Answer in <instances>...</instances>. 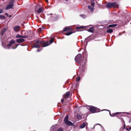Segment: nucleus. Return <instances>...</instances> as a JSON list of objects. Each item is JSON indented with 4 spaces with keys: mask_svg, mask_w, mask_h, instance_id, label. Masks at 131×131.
I'll use <instances>...</instances> for the list:
<instances>
[{
    "mask_svg": "<svg viewBox=\"0 0 131 131\" xmlns=\"http://www.w3.org/2000/svg\"><path fill=\"white\" fill-rule=\"evenodd\" d=\"M65 0V1H68V0Z\"/></svg>",
    "mask_w": 131,
    "mask_h": 131,
    "instance_id": "09e8293b",
    "label": "nucleus"
},
{
    "mask_svg": "<svg viewBox=\"0 0 131 131\" xmlns=\"http://www.w3.org/2000/svg\"><path fill=\"white\" fill-rule=\"evenodd\" d=\"M15 43V41L13 40H12L10 42L9 44L4 46V47L6 49H15L17 47L18 45L17 44H15L14 45V47H13L12 46V44Z\"/></svg>",
    "mask_w": 131,
    "mask_h": 131,
    "instance_id": "f257e3e1",
    "label": "nucleus"
},
{
    "mask_svg": "<svg viewBox=\"0 0 131 131\" xmlns=\"http://www.w3.org/2000/svg\"><path fill=\"white\" fill-rule=\"evenodd\" d=\"M57 18H58V16H57Z\"/></svg>",
    "mask_w": 131,
    "mask_h": 131,
    "instance_id": "49530a36",
    "label": "nucleus"
},
{
    "mask_svg": "<svg viewBox=\"0 0 131 131\" xmlns=\"http://www.w3.org/2000/svg\"><path fill=\"white\" fill-rule=\"evenodd\" d=\"M88 8L91 10V12H93L94 10V8L93 7H92L90 5H89L88 6Z\"/></svg>",
    "mask_w": 131,
    "mask_h": 131,
    "instance_id": "dca6fc26",
    "label": "nucleus"
},
{
    "mask_svg": "<svg viewBox=\"0 0 131 131\" xmlns=\"http://www.w3.org/2000/svg\"><path fill=\"white\" fill-rule=\"evenodd\" d=\"M96 108L95 107H91L90 109V111L92 113H94L96 111Z\"/></svg>",
    "mask_w": 131,
    "mask_h": 131,
    "instance_id": "9d476101",
    "label": "nucleus"
},
{
    "mask_svg": "<svg viewBox=\"0 0 131 131\" xmlns=\"http://www.w3.org/2000/svg\"><path fill=\"white\" fill-rule=\"evenodd\" d=\"M6 28H4V29H3L2 30V34H1V35H3V34L4 32L6 30Z\"/></svg>",
    "mask_w": 131,
    "mask_h": 131,
    "instance_id": "b1692460",
    "label": "nucleus"
},
{
    "mask_svg": "<svg viewBox=\"0 0 131 131\" xmlns=\"http://www.w3.org/2000/svg\"><path fill=\"white\" fill-rule=\"evenodd\" d=\"M125 126V124H124V127H122L120 129V131H123L124 130Z\"/></svg>",
    "mask_w": 131,
    "mask_h": 131,
    "instance_id": "393cba45",
    "label": "nucleus"
},
{
    "mask_svg": "<svg viewBox=\"0 0 131 131\" xmlns=\"http://www.w3.org/2000/svg\"><path fill=\"white\" fill-rule=\"evenodd\" d=\"M15 0H11L10 2L11 3H14Z\"/></svg>",
    "mask_w": 131,
    "mask_h": 131,
    "instance_id": "c9c22d12",
    "label": "nucleus"
},
{
    "mask_svg": "<svg viewBox=\"0 0 131 131\" xmlns=\"http://www.w3.org/2000/svg\"><path fill=\"white\" fill-rule=\"evenodd\" d=\"M70 95V93L69 92V91L67 92L64 95V98L65 99H67Z\"/></svg>",
    "mask_w": 131,
    "mask_h": 131,
    "instance_id": "39448f33",
    "label": "nucleus"
},
{
    "mask_svg": "<svg viewBox=\"0 0 131 131\" xmlns=\"http://www.w3.org/2000/svg\"><path fill=\"white\" fill-rule=\"evenodd\" d=\"M85 66L84 64L83 65L82 63H81V65L80 66V67L79 68V70H81L82 71H83L84 69L85 68Z\"/></svg>",
    "mask_w": 131,
    "mask_h": 131,
    "instance_id": "f8f14e48",
    "label": "nucleus"
},
{
    "mask_svg": "<svg viewBox=\"0 0 131 131\" xmlns=\"http://www.w3.org/2000/svg\"><path fill=\"white\" fill-rule=\"evenodd\" d=\"M55 126H51V129H54L55 128Z\"/></svg>",
    "mask_w": 131,
    "mask_h": 131,
    "instance_id": "473e14b6",
    "label": "nucleus"
},
{
    "mask_svg": "<svg viewBox=\"0 0 131 131\" xmlns=\"http://www.w3.org/2000/svg\"><path fill=\"white\" fill-rule=\"evenodd\" d=\"M64 101V100L63 99H62L61 100V102L62 103H63V102Z\"/></svg>",
    "mask_w": 131,
    "mask_h": 131,
    "instance_id": "4c0bfd02",
    "label": "nucleus"
},
{
    "mask_svg": "<svg viewBox=\"0 0 131 131\" xmlns=\"http://www.w3.org/2000/svg\"><path fill=\"white\" fill-rule=\"evenodd\" d=\"M50 45V44L49 43V42L47 41L46 42H45L43 43V47H46L49 45Z\"/></svg>",
    "mask_w": 131,
    "mask_h": 131,
    "instance_id": "2eb2a0df",
    "label": "nucleus"
},
{
    "mask_svg": "<svg viewBox=\"0 0 131 131\" xmlns=\"http://www.w3.org/2000/svg\"><path fill=\"white\" fill-rule=\"evenodd\" d=\"M0 18L4 19L5 18V16H3L2 15H0Z\"/></svg>",
    "mask_w": 131,
    "mask_h": 131,
    "instance_id": "7c9ffc66",
    "label": "nucleus"
},
{
    "mask_svg": "<svg viewBox=\"0 0 131 131\" xmlns=\"http://www.w3.org/2000/svg\"><path fill=\"white\" fill-rule=\"evenodd\" d=\"M16 41L18 43H21L24 41V40L22 38H20L16 39Z\"/></svg>",
    "mask_w": 131,
    "mask_h": 131,
    "instance_id": "1a4fd4ad",
    "label": "nucleus"
},
{
    "mask_svg": "<svg viewBox=\"0 0 131 131\" xmlns=\"http://www.w3.org/2000/svg\"><path fill=\"white\" fill-rule=\"evenodd\" d=\"M85 126V124L83 123L80 126V127L81 128H84Z\"/></svg>",
    "mask_w": 131,
    "mask_h": 131,
    "instance_id": "6ab92c4d",
    "label": "nucleus"
},
{
    "mask_svg": "<svg viewBox=\"0 0 131 131\" xmlns=\"http://www.w3.org/2000/svg\"><path fill=\"white\" fill-rule=\"evenodd\" d=\"M46 0V2H48V0Z\"/></svg>",
    "mask_w": 131,
    "mask_h": 131,
    "instance_id": "ea45409f",
    "label": "nucleus"
},
{
    "mask_svg": "<svg viewBox=\"0 0 131 131\" xmlns=\"http://www.w3.org/2000/svg\"><path fill=\"white\" fill-rule=\"evenodd\" d=\"M117 25L116 24H112V25H109L108 27H115Z\"/></svg>",
    "mask_w": 131,
    "mask_h": 131,
    "instance_id": "5701e85b",
    "label": "nucleus"
},
{
    "mask_svg": "<svg viewBox=\"0 0 131 131\" xmlns=\"http://www.w3.org/2000/svg\"><path fill=\"white\" fill-rule=\"evenodd\" d=\"M65 123L67 125L69 126H73V124L70 121L66 122Z\"/></svg>",
    "mask_w": 131,
    "mask_h": 131,
    "instance_id": "ddd939ff",
    "label": "nucleus"
},
{
    "mask_svg": "<svg viewBox=\"0 0 131 131\" xmlns=\"http://www.w3.org/2000/svg\"><path fill=\"white\" fill-rule=\"evenodd\" d=\"M70 28L69 27H68L64 28L63 30L64 31H70Z\"/></svg>",
    "mask_w": 131,
    "mask_h": 131,
    "instance_id": "4468645a",
    "label": "nucleus"
},
{
    "mask_svg": "<svg viewBox=\"0 0 131 131\" xmlns=\"http://www.w3.org/2000/svg\"><path fill=\"white\" fill-rule=\"evenodd\" d=\"M126 129L128 131H129L131 129V127L129 126H127L126 127Z\"/></svg>",
    "mask_w": 131,
    "mask_h": 131,
    "instance_id": "412c9836",
    "label": "nucleus"
},
{
    "mask_svg": "<svg viewBox=\"0 0 131 131\" xmlns=\"http://www.w3.org/2000/svg\"><path fill=\"white\" fill-rule=\"evenodd\" d=\"M14 4L13 3H11L7 6L6 8L5 9L6 10H8L10 8H12Z\"/></svg>",
    "mask_w": 131,
    "mask_h": 131,
    "instance_id": "0eeeda50",
    "label": "nucleus"
},
{
    "mask_svg": "<svg viewBox=\"0 0 131 131\" xmlns=\"http://www.w3.org/2000/svg\"><path fill=\"white\" fill-rule=\"evenodd\" d=\"M113 31V30L111 29H109L107 30V32L109 33H112Z\"/></svg>",
    "mask_w": 131,
    "mask_h": 131,
    "instance_id": "4be33fe9",
    "label": "nucleus"
},
{
    "mask_svg": "<svg viewBox=\"0 0 131 131\" xmlns=\"http://www.w3.org/2000/svg\"><path fill=\"white\" fill-rule=\"evenodd\" d=\"M73 33V32L72 31H70L69 32H67L66 34V35L69 36L71 34Z\"/></svg>",
    "mask_w": 131,
    "mask_h": 131,
    "instance_id": "a878e982",
    "label": "nucleus"
},
{
    "mask_svg": "<svg viewBox=\"0 0 131 131\" xmlns=\"http://www.w3.org/2000/svg\"><path fill=\"white\" fill-rule=\"evenodd\" d=\"M54 40V39L53 38H52L50 40L49 42L50 44L51 43L53 42V40Z\"/></svg>",
    "mask_w": 131,
    "mask_h": 131,
    "instance_id": "cd10ccee",
    "label": "nucleus"
},
{
    "mask_svg": "<svg viewBox=\"0 0 131 131\" xmlns=\"http://www.w3.org/2000/svg\"><path fill=\"white\" fill-rule=\"evenodd\" d=\"M40 51V50H37L38 51Z\"/></svg>",
    "mask_w": 131,
    "mask_h": 131,
    "instance_id": "c03bdc74",
    "label": "nucleus"
},
{
    "mask_svg": "<svg viewBox=\"0 0 131 131\" xmlns=\"http://www.w3.org/2000/svg\"><path fill=\"white\" fill-rule=\"evenodd\" d=\"M94 28L93 27H90L89 29L88 30V31L91 32H93L94 31Z\"/></svg>",
    "mask_w": 131,
    "mask_h": 131,
    "instance_id": "f3484780",
    "label": "nucleus"
},
{
    "mask_svg": "<svg viewBox=\"0 0 131 131\" xmlns=\"http://www.w3.org/2000/svg\"><path fill=\"white\" fill-rule=\"evenodd\" d=\"M35 9V12L38 13L42 12L43 10V8L41 7H40L39 5H36Z\"/></svg>",
    "mask_w": 131,
    "mask_h": 131,
    "instance_id": "20e7f679",
    "label": "nucleus"
},
{
    "mask_svg": "<svg viewBox=\"0 0 131 131\" xmlns=\"http://www.w3.org/2000/svg\"><path fill=\"white\" fill-rule=\"evenodd\" d=\"M57 131H63V130L62 128H60Z\"/></svg>",
    "mask_w": 131,
    "mask_h": 131,
    "instance_id": "72a5a7b5",
    "label": "nucleus"
},
{
    "mask_svg": "<svg viewBox=\"0 0 131 131\" xmlns=\"http://www.w3.org/2000/svg\"><path fill=\"white\" fill-rule=\"evenodd\" d=\"M34 48H38L39 47V45L38 44H35L34 45Z\"/></svg>",
    "mask_w": 131,
    "mask_h": 131,
    "instance_id": "bb28decb",
    "label": "nucleus"
},
{
    "mask_svg": "<svg viewBox=\"0 0 131 131\" xmlns=\"http://www.w3.org/2000/svg\"><path fill=\"white\" fill-rule=\"evenodd\" d=\"M3 12V10L2 9H0V14Z\"/></svg>",
    "mask_w": 131,
    "mask_h": 131,
    "instance_id": "e433bc0d",
    "label": "nucleus"
},
{
    "mask_svg": "<svg viewBox=\"0 0 131 131\" xmlns=\"http://www.w3.org/2000/svg\"><path fill=\"white\" fill-rule=\"evenodd\" d=\"M68 115H67L64 118V122L65 123L66 122L68 121Z\"/></svg>",
    "mask_w": 131,
    "mask_h": 131,
    "instance_id": "a211bd4d",
    "label": "nucleus"
},
{
    "mask_svg": "<svg viewBox=\"0 0 131 131\" xmlns=\"http://www.w3.org/2000/svg\"><path fill=\"white\" fill-rule=\"evenodd\" d=\"M109 111V114L110 116L112 117H113L114 116H116V115L119 114V113H120V112H116V113H113L112 114H111L110 111Z\"/></svg>",
    "mask_w": 131,
    "mask_h": 131,
    "instance_id": "9b49d317",
    "label": "nucleus"
},
{
    "mask_svg": "<svg viewBox=\"0 0 131 131\" xmlns=\"http://www.w3.org/2000/svg\"><path fill=\"white\" fill-rule=\"evenodd\" d=\"M27 37L28 36H21L19 34H17L16 36V38H27Z\"/></svg>",
    "mask_w": 131,
    "mask_h": 131,
    "instance_id": "423d86ee",
    "label": "nucleus"
},
{
    "mask_svg": "<svg viewBox=\"0 0 131 131\" xmlns=\"http://www.w3.org/2000/svg\"><path fill=\"white\" fill-rule=\"evenodd\" d=\"M106 6L108 8H110L112 7L117 8L118 7V5L116 2H109L106 4Z\"/></svg>",
    "mask_w": 131,
    "mask_h": 131,
    "instance_id": "f03ea898",
    "label": "nucleus"
},
{
    "mask_svg": "<svg viewBox=\"0 0 131 131\" xmlns=\"http://www.w3.org/2000/svg\"><path fill=\"white\" fill-rule=\"evenodd\" d=\"M82 60V55L80 54H78L75 58V61L78 64L80 63V62Z\"/></svg>",
    "mask_w": 131,
    "mask_h": 131,
    "instance_id": "7ed1b4c3",
    "label": "nucleus"
},
{
    "mask_svg": "<svg viewBox=\"0 0 131 131\" xmlns=\"http://www.w3.org/2000/svg\"><path fill=\"white\" fill-rule=\"evenodd\" d=\"M81 28H84V27H83V26H82L81 27H77V29H80Z\"/></svg>",
    "mask_w": 131,
    "mask_h": 131,
    "instance_id": "f704fd0d",
    "label": "nucleus"
},
{
    "mask_svg": "<svg viewBox=\"0 0 131 131\" xmlns=\"http://www.w3.org/2000/svg\"><path fill=\"white\" fill-rule=\"evenodd\" d=\"M80 80V78L79 77H77L76 78V81H79Z\"/></svg>",
    "mask_w": 131,
    "mask_h": 131,
    "instance_id": "c756f323",
    "label": "nucleus"
},
{
    "mask_svg": "<svg viewBox=\"0 0 131 131\" xmlns=\"http://www.w3.org/2000/svg\"><path fill=\"white\" fill-rule=\"evenodd\" d=\"M80 16L83 18H85V16L84 14H81L80 15Z\"/></svg>",
    "mask_w": 131,
    "mask_h": 131,
    "instance_id": "2f4dec72",
    "label": "nucleus"
},
{
    "mask_svg": "<svg viewBox=\"0 0 131 131\" xmlns=\"http://www.w3.org/2000/svg\"><path fill=\"white\" fill-rule=\"evenodd\" d=\"M5 14V15H7V16H8V14L7 13H6Z\"/></svg>",
    "mask_w": 131,
    "mask_h": 131,
    "instance_id": "58836bf2",
    "label": "nucleus"
},
{
    "mask_svg": "<svg viewBox=\"0 0 131 131\" xmlns=\"http://www.w3.org/2000/svg\"><path fill=\"white\" fill-rule=\"evenodd\" d=\"M12 15H9V17H12Z\"/></svg>",
    "mask_w": 131,
    "mask_h": 131,
    "instance_id": "a19ab883",
    "label": "nucleus"
},
{
    "mask_svg": "<svg viewBox=\"0 0 131 131\" xmlns=\"http://www.w3.org/2000/svg\"><path fill=\"white\" fill-rule=\"evenodd\" d=\"M77 118L79 119H81L82 118V116L80 114H77Z\"/></svg>",
    "mask_w": 131,
    "mask_h": 131,
    "instance_id": "aec40b11",
    "label": "nucleus"
},
{
    "mask_svg": "<svg viewBox=\"0 0 131 131\" xmlns=\"http://www.w3.org/2000/svg\"><path fill=\"white\" fill-rule=\"evenodd\" d=\"M38 41H37V42H36V43H38Z\"/></svg>",
    "mask_w": 131,
    "mask_h": 131,
    "instance_id": "de8ad7c7",
    "label": "nucleus"
},
{
    "mask_svg": "<svg viewBox=\"0 0 131 131\" xmlns=\"http://www.w3.org/2000/svg\"><path fill=\"white\" fill-rule=\"evenodd\" d=\"M97 124V125H100V124Z\"/></svg>",
    "mask_w": 131,
    "mask_h": 131,
    "instance_id": "a18cd8bd",
    "label": "nucleus"
},
{
    "mask_svg": "<svg viewBox=\"0 0 131 131\" xmlns=\"http://www.w3.org/2000/svg\"><path fill=\"white\" fill-rule=\"evenodd\" d=\"M20 27L19 26H16L14 27V30L16 32L20 30Z\"/></svg>",
    "mask_w": 131,
    "mask_h": 131,
    "instance_id": "6e6552de",
    "label": "nucleus"
},
{
    "mask_svg": "<svg viewBox=\"0 0 131 131\" xmlns=\"http://www.w3.org/2000/svg\"><path fill=\"white\" fill-rule=\"evenodd\" d=\"M52 14V13H51V14H48V15H51V14Z\"/></svg>",
    "mask_w": 131,
    "mask_h": 131,
    "instance_id": "37998d69",
    "label": "nucleus"
},
{
    "mask_svg": "<svg viewBox=\"0 0 131 131\" xmlns=\"http://www.w3.org/2000/svg\"><path fill=\"white\" fill-rule=\"evenodd\" d=\"M95 4V3L94 1H92V2L91 3V5L92 7H94V6Z\"/></svg>",
    "mask_w": 131,
    "mask_h": 131,
    "instance_id": "c85d7f7f",
    "label": "nucleus"
},
{
    "mask_svg": "<svg viewBox=\"0 0 131 131\" xmlns=\"http://www.w3.org/2000/svg\"><path fill=\"white\" fill-rule=\"evenodd\" d=\"M129 121L130 122H131V118L130 119Z\"/></svg>",
    "mask_w": 131,
    "mask_h": 131,
    "instance_id": "79ce46f5",
    "label": "nucleus"
}]
</instances>
